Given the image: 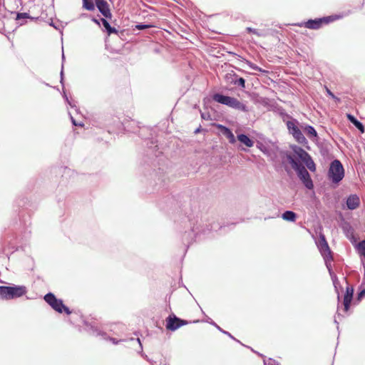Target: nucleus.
I'll return each instance as SVG.
<instances>
[{
    "mask_svg": "<svg viewBox=\"0 0 365 365\" xmlns=\"http://www.w3.org/2000/svg\"><path fill=\"white\" fill-rule=\"evenodd\" d=\"M191 201L189 195L180 194L177 199L173 195H167L158 203L160 209L165 212H175L178 210V212L184 213L183 222L188 223V230L184 231L182 240L183 244L186 246V249L189 247L192 242L196 241L197 238H200L201 235H207L211 231L217 232L225 229L227 227H232L235 225V223L221 225L214 220L204 224L202 219L200 222L197 214H195L192 208Z\"/></svg>",
    "mask_w": 365,
    "mask_h": 365,
    "instance_id": "obj_1",
    "label": "nucleus"
},
{
    "mask_svg": "<svg viewBox=\"0 0 365 365\" xmlns=\"http://www.w3.org/2000/svg\"><path fill=\"white\" fill-rule=\"evenodd\" d=\"M293 155L287 154V159L296 172L298 178L304 187L308 190L314 188V183L311 175L304 165L311 171H316V165L312 156L302 147L297 145H290Z\"/></svg>",
    "mask_w": 365,
    "mask_h": 365,
    "instance_id": "obj_2",
    "label": "nucleus"
},
{
    "mask_svg": "<svg viewBox=\"0 0 365 365\" xmlns=\"http://www.w3.org/2000/svg\"><path fill=\"white\" fill-rule=\"evenodd\" d=\"M138 135L145 140V143L148 147V153L153 155L155 158H160L163 152L159 150L158 140L153 136L152 130L148 127H138Z\"/></svg>",
    "mask_w": 365,
    "mask_h": 365,
    "instance_id": "obj_3",
    "label": "nucleus"
},
{
    "mask_svg": "<svg viewBox=\"0 0 365 365\" xmlns=\"http://www.w3.org/2000/svg\"><path fill=\"white\" fill-rule=\"evenodd\" d=\"M212 98L218 103L227 106L237 110L244 113L249 111L248 107L235 97L225 96L220 93H215L212 96Z\"/></svg>",
    "mask_w": 365,
    "mask_h": 365,
    "instance_id": "obj_4",
    "label": "nucleus"
},
{
    "mask_svg": "<svg viewBox=\"0 0 365 365\" xmlns=\"http://www.w3.org/2000/svg\"><path fill=\"white\" fill-rule=\"evenodd\" d=\"M27 292V288L24 285L0 286V298L9 300L21 297Z\"/></svg>",
    "mask_w": 365,
    "mask_h": 365,
    "instance_id": "obj_5",
    "label": "nucleus"
},
{
    "mask_svg": "<svg viewBox=\"0 0 365 365\" xmlns=\"http://www.w3.org/2000/svg\"><path fill=\"white\" fill-rule=\"evenodd\" d=\"M345 170L341 162L335 159L329 164L327 173L328 179L334 184L338 185L344 178Z\"/></svg>",
    "mask_w": 365,
    "mask_h": 365,
    "instance_id": "obj_6",
    "label": "nucleus"
},
{
    "mask_svg": "<svg viewBox=\"0 0 365 365\" xmlns=\"http://www.w3.org/2000/svg\"><path fill=\"white\" fill-rule=\"evenodd\" d=\"M340 18L338 15H330L327 16H323L320 18L316 19H310L307 21L302 22L298 24L299 26H304L309 29L317 30L322 28L324 25H327L335 20H337Z\"/></svg>",
    "mask_w": 365,
    "mask_h": 365,
    "instance_id": "obj_7",
    "label": "nucleus"
},
{
    "mask_svg": "<svg viewBox=\"0 0 365 365\" xmlns=\"http://www.w3.org/2000/svg\"><path fill=\"white\" fill-rule=\"evenodd\" d=\"M43 299L45 302L56 312L62 314L66 313L70 315L72 311L70 308L66 306L62 299L56 298L55 294L52 292H48L44 295Z\"/></svg>",
    "mask_w": 365,
    "mask_h": 365,
    "instance_id": "obj_8",
    "label": "nucleus"
},
{
    "mask_svg": "<svg viewBox=\"0 0 365 365\" xmlns=\"http://www.w3.org/2000/svg\"><path fill=\"white\" fill-rule=\"evenodd\" d=\"M83 324L85 326V330L91 335L93 336H100L103 339L109 340L113 344H118L120 341H124L125 339H117L113 337L108 336L107 333L99 329L96 326L95 322H88L86 320H83Z\"/></svg>",
    "mask_w": 365,
    "mask_h": 365,
    "instance_id": "obj_9",
    "label": "nucleus"
},
{
    "mask_svg": "<svg viewBox=\"0 0 365 365\" xmlns=\"http://www.w3.org/2000/svg\"><path fill=\"white\" fill-rule=\"evenodd\" d=\"M190 322L177 317L174 313L170 314L165 319V328L168 331H175Z\"/></svg>",
    "mask_w": 365,
    "mask_h": 365,
    "instance_id": "obj_10",
    "label": "nucleus"
},
{
    "mask_svg": "<svg viewBox=\"0 0 365 365\" xmlns=\"http://www.w3.org/2000/svg\"><path fill=\"white\" fill-rule=\"evenodd\" d=\"M324 259V262H325V264H326V267L329 271V273L331 277V279H332V282H333V284L334 286V288H335V290L337 293V299H338V301L340 300V294L339 292V290H338V287H340V283L337 279V277L336 275L332 271V268H331V264H330V262L333 260V257H332V254H330V257H326V255L324 256H322Z\"/></svg>",
    "mask_w": 365,
    "mask_h": 365,
    "instance_id": "obj_11",
    "label": "nucleus"
},
{
    "mask_svg": "<svg viewBox=\"0 0 365 365\" xmlns=\"http://www.w3.org/2000/svg\"><path fill=\"white\" fill-rule=\"evenodd\" d=\"M96 7L103 17L111 19L113 15L110 6L106 0H95V8Z\"/></svg>",
    "mask_w": 365,
    "mask_h": 365,
    "instance_id": "obj_12",
    "label": "nucleus"
},
{
    "mask_svg": "<svg viewBox=\"0 0 365 365\" xmlns=\"http://www.w3.org/2000/svg\"><path fill=\"white\" fill-rule=\"evenodd\" d=\"M205 322L214 326L217 330H219L220 332H222V334L228 336L230 339H233L234 341L240 343V344H242V346H245V344H243L240 341H239L238 339H237L235 336H233L230 332L224 330L222 329V327H220L219 325H217L210 317L206 316V319L205 320ZM246 347L252 350V351H253L254 353L257 354V355L260 356L262 358H264V356L256 351H255L253 349H252L251 347L250 346H246Z\"/></svg>",
    "mask_w": 365,
    "mask_h": 365,
    "instance_id": "obj_13",
    "label": "nucleus"
},
{
    "mask_svg": "<svg viewBox=\"0 0 365 365\" xmlns=\"http://www.w3.org/2000/svg\"><path fill=\"white\" fill-rule=\"evenodd\" d=\"M317 245L318 249L322 256L326 255V257H330V254H332V252L328 245V242L324 237V235H322L319 237L318 242H317Z\"/></svg>",
    "mask_w": 365,
    "mask_h": 365,
    "instance_id": "obj_14",
    "label": "nucleus"
},
{
    "mask_svg": "<svg viewBox=\"0 0 365 365\" xmlns=\"http://www.w3.org/2000/svg\"><path fill=\"white\" fill-rule=\"evenodd\" d=\"M354 292V289L353 287H351V286L346 287V292L344 294V301H343L344 312H348L350 309L351 303L353 299Z\"/></svg>",
    "mask_w": 365,
    "mask_h": 365,
    "instance_id": "obj_15",
    "label": "nucleus"
},
{
    "mask_svg": "<svg viewBox=\"0 0 365 365\" xmlns=\"http://www.w3.org/2000/svg\"><path fill=\"white\" fill-rule=\"evenodd\" d=\"M216 127L220 133L228 139L230 143L234 144L236 142L235 135L230 128L221 124H216Z\"/></svg>",
    "mask_w": 365,
    "mask_h": 365,
    "instance_id": "obj_16",
    "label": "nucleus"
},
{
    "mask_svg": "<svg viewBox=\"0 0 365 365\" xmlns=\"http://www.w3.org/2000/svg\"><path fill=\"white\" fill-rule=\"evenodd\" d=\"M360 205V198L356 194H351L346 198V207L349 210H354Z\"/></svg>",
    "mask_w": 365,
    "mask_h": 365,
    "instance_id": "obj_17",
    "label": "nucleus"
},
{
    "mask_svg": "<svg viewBox=\"0 0 365 365\" xmlns=\"http://www.w3.org/2000/svg\"><path fill=\"white\" fill-rule=\"evenodd\" d=\"M226 78L231 84L237 86L242 89L245 88V79L240 77L235 73L227 74Z\"/></svg>",
    "mask_w": 365,
    "mask_h": 365,
    "instance_id": "obj_18",
    "label": "nucleus"
},
{
    "mask_svg": "<svg viewBox=\"0 0 365 365\" xmlns=\"http://www.w3.org/2000/svg\"><path fill=\"white\" fill-rule=\"evenodd\" d=\"M108 19L100 18L101 20V27L103 32L106 33L108 36H110L111 34H118V31L115 27L110 26V23L107 20Z\"/></svg>",
    "mask_w": 365,
    "mask_h": 365,
    "instance_id": "obj_19",
    "label": "nucleus"
},
{
    "mask_svg": "<svg viewBox=\"0 0 365 365\" xmlns=\"http://www.w3.org/2000/svg\"><path fill=\"white\" fill-rule=\"evenodd\" d=\"M154 175L155 186L159 185V187H164L167 185V178H165L163 169L159 168L158 171H155Z\"/></svg>",
    "mask_w": 365,
    "mask_h": 365,
    "instance_id": "obj_20",
    "label": "nucleus"
},
{
    "mask_svg": "<svg viewBox=\"0 0 365 365\" xmlns=\"http://www.w3.org/2000/svg\"><path fill=\"white\" fill-rule=\"evenodd\" d=\"M289 118H290V120L286 123V125H287V128L289 133L291 134L292 135H293L297 131H299L300 130V128L298 126L299 121L297 119L292 118V116H289Z\"/></svg>",
    "mask_w": 365,
    "mask_h": 365,
    "instance_id": "obj_21",
    "label": "nucleus"
},
{
    "mask_svg": "<svg viewBox=\"0 0 365 365\" xmlns=\"http://www.w3.org/2000/svg\"><path fill=\"white\" fill-rule=\"evenodd\" d=\"M348 120L361 133H364L365 128L364 124L359 121L355 116L348 113L346 114Z\"/></svg>",
    "mask_w": 365,
    "mask_h": 365,
    "instance_id": "obj_22",
    "label": "nucleus"
},
{
    "mask_svg": "<svg viewBox=\"0 0 365 365\" xmlns=\"http://www.w3.org/2000/svg\"><path fill=\"white\" fill-rule=\"evenodd\" d=\"M237 140L243 145L248 148H251L254 145V141L250 138V136L245 133L238 134Z\"/></svg>",
    "mask_w": 365,
    "mask_h": 365,
    "instance_id": "obj_23",
    "label": "nucleus"
},
{
    "mask_svg": "<svg viewBox=\"0 0 365 365\" xmlns=\"http://www.w3.org/2000/svg\"><path fill=\"white\" fill-rule=\"evenodd\" d=\"M297 215L292 210H286L282 214V218L287 222H294L296 221Z\"/></svg>",
    "mask_w": 365,
    "mask_h": 365,
    "instance_id": "obj_24",
    "label": "nucleus"
},
{
    "mask_svg": "<svg viewBox=\"0 0 365 365\" xmlns=\"http://www.w3.org/2000/svg\"><path fill=\"white\" fill-rule=\"evenodd\" d=\"M293 138H294V140L299 143V144H301L304 146L308 145V140H307V138H305V136L304 135V134L302 133V132L301 131V130H299V131H297L294 135H292Z\"/></svg>",
    "mask_w": 365,
    "mask_h": 365,
    "instance_id": "obj_25",
    "label": "nucleus"
},
{
    "mask_svg": "<svg viewBox=\"0 0 365 365\" xmlns=\"http://www.w3.org/2000/svg\"><path fill=\"white\" fill-rule=\"evenodd\" d=\"M304 130L310 139L318 138L317 132L314 126L306 125L304 127Z\"/></svg>",
    "mask_w": 365,
    "mask_h": 365,
    "instance_id": "obj_26",
    "label": "nucleus"
},
{
    "mask_svg": "<svg viewBox=\"0 0 365 365\" xmlns=\"http://www.w3.org/2000/svg\"><path fill=\"white\" fill-rule=\"evenodd\" d=\"M355 249L361 257L365 258V240H361L355 245Z\"/></svg>",
    "mask_w": 365,
    "mask_h": 365,
    "instance_id": "obj_27",
    "label": "nucleus"
},
{
    "mask_svg": "<svg viewBox=\"0 0 365 365\" xmlns=\"http://www.w3.org/2000/svg\"><path fill=\"white\" fill-rule=\"evenodd\" d=\"M136 341H138V344H139V348H140V351H138V353L141 355V356L145 359L146 361H148V362H150L151 364V365H155L154 364L155 363L154 361L151 360L150 359L148 358V356L145 354L143 353V344L141 343V341L140 339V338H137L136 339Z\"/></svg>",
    "mask_w": 365,
    "mask_h": 365,
    "instance_id": "obj_28",
    "label": "nucleus"
},
{
    "mask_svg": "<svg viewBox=\"0 0 365 365\" xmlns=\"http://www.w3.org/2000/svg\"><path fill=\"white\" fill-rule=\"evenodd\" d=\"M83 8L92 11L95 10V0H83Z\"/></svg>",
    "mask_w": 365,
    "mask_h": 365,
    "instance_id": "obj_29",
    "label": "nucleus"
},
{
    "mask_svg": "<svg viewBox=\"0 0 365 365\" xmlns=\"http://www.w3.org/2000/svg\"><path fill=\"white\" fill-rule=\"evenodd\" d=\"M16 21L26 20V19H31V20H34V19H38V18H34V17L31 16L26 12H23V13L16 12Z\"/></svg>",
    "mask_w": 365,
    "mask_h": 365,
    "instance_id": "obj_30",
    "label": "nucleus"
},
{
    "mask_svg": "<svg viewBox=\"0 0 365 365\" xmlns=\"http://www.w3.org/2000/svg\"><path fill=\"white\" fill-rule=\"evenodd\" d=\"M154 26L151 24L138 23L135 26V29L142 31L147 29L153 28Z\"/></svg>",
    "mask_w": 365,
    "mask_h": 365,
    "instance_id": "obj_31",
    "label": "nucleus"
},
{
    "mask_svg": "<svg viewBox=\"0 0 365 365\" xmlns=\"http://www.w3.org/2000/svg\"><path fill=\"white\" fill-rule=\"evenodd\" d=\"M247 65L249 66V67L254 70V71H259V72H262V73H267V71L262 69V68L259 67L257 65L250 62V61H247Z\"/></svg>",
    "mask_w": 365,
    "mask_h": 365,
    "instance_id": "obj_32",
    "label": "nucleus"
},
{
    "mask_svg": "<svg viewBox=\"0 0 365 365\" xmlns=\"http://www.w3.org/2000/svg\"><path fill=\"white\" fill-rule=\"evenodd\" d=\"M61 58H62V65H61V72H60V78H61L60 82H61V85L63 86V62L65 61V55H64V53H63V48H62Z\"/></svg>",
    "mask_w": 365,
    "mask_h": 365,
    "instance_id": "obj_33",
    "label": "nucleus"
},
{
    "mask_svg": "<svg viewBox=\"0 0 365 365\" xmlns=\"http://www.w3.org/2000/svg\"><path fill=\"white\" fill-rule=\"evenodd\" d=\"M263 362L264 365H280L279 362L272 358L264 359Z\"/></svg>",
    "mask_w": 365,
    "mask_h": 365,
    "instance_id": "obj_34",
    "label": "nucleus"
},
{
    "mask_svg": "<svg viewBox=\"0 0 365 365\" xmlns=\"http://www.w3.org/2000/svg\"><path fill=\"white\" fill-rule=\"evenodd\" d=\"M27 198L22 197L21 199H18L16 200V203L19 207H24L27 202Z\"/></svg>",
    "mask_w": 365,
    "mask_h": 365,
    "instance_id": "obj_35",
    "label": "nucleus"
},
{
    "mask_svg": "<svg viewBox=\"0 0 365 365\" xmlns=\"http://www.w3.org/2000/svg\"><path fill=\"white\" fill-rule=\"evenodd\" d=\"M100 15L98 14L96 16L91 14V17H90V19L94 22L96 25H98L99 27H101V20H100Z\"/></svg>",
    "mask_w": 365,
    "mask_h": 365,
    "instance_id": "obj_36",
    "label": "nucleus"
},
{
    "mask_svg": "<svg viewBox=\"0 0 365 365\" xmlns=\"http://www.w3.org/2000/svg\"><path fill=\"white\" fill-rule=\"evenodd\" d=\"M68 114L70 115L71 123L73 125L80 127H83L84 125L83 123L78 122L77 120H76V119L72 116V115L70 113H68Z\"/></svg>",
    "mask_w": 365,
    "mask_h": 365,
    "instance_id": "obj_37",
    "label": "nucleus"
},
{
    "mask_svg": "<svg viewBox=\"0 0 365 365\" xmlns=\"http://www.w3.org/2000/svg\"><path fill=\"white\" fill-rule=\"evenodd\" d=\"M246 30H247V31L248 33H252V34H255V35H257V36H261V34H259V32L258 31V30H257V29H256L251 28V27H247V28L246 29Z\"/></svg>",
    "mask_w": 365,
    "mask_h": 365,
    "instance_id": "obj_38",
    "label": "nucleus"
},
{
    "mask_svg": "<svg viewBox=\"0 0 365 365\" xmlns=\"http://www.w3.org/2000/svg\"><path fill=\"white\" fill-rule=\"evenodd\" d=\"M20 221L21 223L23 224V225L25 227H28L31 225L30 217H29L28 220L21 217Z\"/></svg>",
    "mask_w": 365,
    "mask_h": 365,
    "instance_id": "obj_39",
    "label": "nucleus"
},
{
    "mask_svg": "<svg viewBox=\"0 0 365 365\" xmlns=\"http://www.w3.org/2000/svg\"><path fill=\"white\" fill-rule=\"evenodd\" d=\"M365 297V288L361 289L357 294V299L361 300L363 298Z\"/></svg>",
    "mask_w": 365,
    "mask_h": 365,
    "instance_id": "obj_40",
    "label": "nucleus"
},
{
    "mask_svg": "<svg viewBox=\"0 0 365 365\" xmlns=\"http://www.w3.org/2000/svg\"><path fill=\"white\" fill-rule=\"evenodd\" d=\"M71 108H75L76 111H78V108H77L75 102L73 101L69 100L68 102H66Z\"/></svg>",
    "mask_w": 365,
    "mask_h": 365,
    "instance_id": "obj_41",
    "label": "nucleus"
},
{
    "mask_svg": "<svg viewBox=\"0 0 365 365\" xmlns=\"http://www.w3.org/2000/svg\"><path fill=\"white\" fill-rule=\"evenodd\" d=\"M91 17V14L87 13H83L80 15V18H88L90 19Z\"/></svg>",
    "mask_w": 365,
    "mask_h": 365,
    "instance_id": "obj_42",
    "label": "nucleus"
},
{
    "mask_svg": "<svg viewBox=\"0 0 365 365\" xmlns=\"http://www.w3.org/2000/svg\"><path fill=\"white\" fill-rule=\"evenodd\" d=\"M327 93L332 98L336 99L338 101H339V98H336L331 91L327 90Z\"/></svg>",
    "mask_w": 365,
    "mask_h": 365,
    "instance_id": "obj_43",
    "label": "nucleus"
},
{
    "mask_svg": "<svg viewBox=\"0 0 365 365\" xmlns=\"http://www.w3.org/2000/svg\"><path fill=\"white\" fill-rule=\"evenodd\" d=\"M201 117L202 119H205V120H207L208 118L210 117V115L207 113H201Z\"/></svg>",
    "mask_w": 365,
    "mask_h": 365,
    "instance_id": "obj_44",
    "label": "nucleus"
},
{
    "mask_svg": "<svg viewBox=\"0 0 365 365\" xmlns=\"http://www.w3.org/2000/svg\"><path fill=\"white\" fill-rule=\"evenodd\" d=\"M50 26H53V27L54 29H56V30H58V29H59V28H58V26H56V25L53 21H51V22L50 23Z\"/></svg>",
    "mask_w": 365,
    "mask_h": 365,
    "instance_id": "obj_45",
    "label": "nucleus"
},
{
    "mask_svg": "<svg viewBox=\"0 0 365 365\" xmlns=\"http://www.w3.org/2000/svg\"><path fill=\"white\" fill-rule=\"evenodd\" d=\"M63 98H64L65 101H66V102H68L69 99H68V96H67V95H66V93L65 92H63Z\"/></svg>",
    "mask_w": 365,
    "mask_h": 365,
    "instance_id": "obj_46",
    "label": "nucleus"
},
{
    "mask_svg": "<svg viewBox=\"0 0 365 365\" xmlns=\"http://www.w3.org/2000/svg\"><path fill=\"white\" fill-rule=\"evenodd\" d=\"M334 323L336 324V325H337L336 328H337V329H339V322H337V320L336 319H334Z\"/></svg>",
    "mask_w": 365,
    "mask_h": 365,
    "instance_id": "obj_47",
    "label": "nucleus"
},
{
    "mask_svg": "<svg viewBox=\"0 0 365 365\" xmlns=\"http://www.w3.org/2000/svg\"><path fill=\"white\" fill-rule=\"evenodd\" d=\"M200 128H197V129L195 130V133H199V132H200Z\"/></svg>",
    "mask_w": 365,
    "mask_h": 365,
    "instance_id": "obj_48",
    "label": "nucleus"
},
{
    "mask_svg": "<svg viewBox=\"0 0 365 365\" xmlns=\"http://www.w3.org/2000/svg\"><path fill=\"white\" fill-rule=\"evenodd\" d=\"M26 22V21H23V22L19 23V24H20V25H23V24H24Z\"/></svg>",
    "mask_w": 365,
    "mask_h": 365,
    "instance_id": "obj_49",
    "label": "nucleus"
},
{
    "mask_svg": "<svg viewBox=\"0 0 365 365\" xmlns=\"http://www.w3.org/2000/svg\"><path fill=\"white\" fill-rule=\"evenodd\" d=\"M129 340H130V341H133V340H134V338H133V337H132V338H130V339H129Z\"/></svg>",
    "mask_w": 365,
    "mask_h": 365,
    "instance_id": "obj_50",
    "label": "nucleus"
},
{
    "mask_svg": "<svg viewBox=\"0 0 365 365\" xmlns=\"http://www.w3.org/2000/svg\"><path fill=\"white\" fill-rule=\"evenodd\" d=\"M155 51L156 53H158V52H159V50H158V49H155Z\"/></svg>",
    "mask_w": 365,
    "mask_h": 365,
    "instance_id": "obj_51",
    "label": "nucleus"
},
{
    "mask_svg": "<svg viewBox=\"0 0 365 365\" xmlns=\"http://www.w3.org/2000/svg\"><path fill=\"white\" fill-rule=\"evenodd\" d=\"M199 322L198 320H195L193 322L195 323V322Z\"/></svg>",
    "mask_w": 365,
    "mask_h": 365,
    "instance_id": "obj_52",
    "label": "nucleus"
}]
</instances>
